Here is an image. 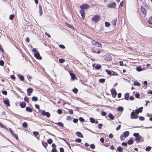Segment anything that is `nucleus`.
Returning a JSON list of instances; mask_svg holds the SVG:
<instances>
[{"label": "nucleus", "instance_id": "nucleus-1", "mask_svg": "<svg viewBox=\"0 0 152 152\" xmlns=\"http://www.w3.org/2000/svg\"><path fill=\"white\" fill-rule=\"evenodd\" d=\"M32 51L34 53V56L35 58L39 60H41L42 59V57L40 56L39 52L37 51L36 48H34L33 49Z\"/></svg>", "mask_w": 152, "mask_h": 152}, {"label": "nucleus", "instance_id": "nucleus-2", "mask_svg": "<svg viewBox=\"0 0 152 152\" xmlns=\"http://www.w3.org/2000/svg\"><path fill=\"white\" fill-rule=\"evenodd\" d=\"M100 18V16L99 15H96L93 16L91 19V20L94 21H95V23L98 22L99 19Z\"/></svg>", "mask_w": 152, "mask_h": 152}, {"label": "nucleus", "instance_id": "nucleus-3", "mask_svg": "<svg viewBox=\"0 0 152 152\" xmlns=\"http://www.w3.org/2000/svg\"><path fill=\"white\" fill-rule=\"evenodd\" d=\"M41 114L43 116H46L48 118H49L50 116V114L49 112H46L44 110H42Z\"/></svg>", "mask_w": 152, "mask_h": 152}, {"label": "nucleus", "instance_id": "nucleus-4", "mask_svg": "<svg viewBox=\"0 0 152 152\" xmlns=\"http://www.w3.org/2000/svg\"><path fill=\"white\" fill-rule=\"evenodd\" d=\"M138 117V115H137L134 113V110H133V111H132L131 113L130 114V118L131 119H136Z\"/></svg>", "mask_w": 152, "mask_h": 152}, {"label": "nucleus", "instance_id": "nucleus-5", "mask_svg": "<svg viewBox=\"0 0 152 152\" xmlns=\"http://www.w3.org/2000/svg\"><path fill=\"white\" fill-rule=\"evenodd\" d=\"M116 4L115 2H113L109 3L107 6L108 7L111 8H113L116 7Z\"/></svg>", "mask_w": 152, "mask_h": 152}, {"label": "nucleus", "instance_id": "nucleus-6", "mask_svg": "<svg viewBox=\"0 0 152 152\" xmlns=\"http://www.w3.org/2000/svg\"><path fill=\"white\" fill-rule=\"evenodd\" d=\"M89 7V6L87 4H83L80 6V8L81 9H86Z\"/></svg>", "mask_w": 152, "mask_h": 152}, {"label": "nucleus", "instance_id": "nucleus-7", "mask_svg": "<svg viewBox=\"0 0 152 152\" xmlns=\"http://www.w3.org/2000/svg\"><path fill=\"white\" fill-rule=\"evenodd\" d=\"M111 94L113 97H115L117 92L115 89H112L111 90Z\"/></svg>", "mask_w": 152, "mask_h": 152}, {"label": "nucleus", "instance_id": "nucleus-8", "mask_svg": "<svg viewBox=\"0 0 152 152\" xmlns=\"http://www.w3.org/2000/svg\"><path fill=\"white\" fill-rule=\"evenodd\" d=\"M80 13L82 18L83 19H84L85 18V11L83 10H81L80 11Z\"/></svg>", "mask_w": 152, "mask_h": 152}, {"label": "nucleus", "instance_id": "nucleus-9", "mask_svg": "<svg viewBox=\"0 0 152 152\" xmlns=\"http://www.w3.org/2000/svg\"><path fill=\"white\" fill-rule=\"evenodd\" d=\"M104 58L105 60L108 61H110L112 60V58L110 55H106L104 56Z\"/></svg>", "mask_w": 152, "mask_h": 152}, {"label": "nucleus", "instance_id": "nucleus-10", "mask_svg": "<svg viewBox=\"0 0 152 152\" xmlns=\"http://www.w3.org/2000/svg\"><path fill=\"white\" fill-rule=\"evenodd\" d=\"M141 10L142 13L144 15H145L146 14V10L143 6H141Z\"/></svg>", "mask_w": 152, "mask_h": 152}, {"label": "nucleus", "instance_id": "nucleus-11", "mask_svg": "<svg viewBox=\"0 0 152 152\" xmlns=\"http://www.w3.org/2000/svg\"><path fill=\"white\" fill-rule=\"evenodd\" d=\"M33 89L32 88H29L27 89V91L28 92L27 94L28 96H30L31 95V93L33 92Z\"/></svg>", "mask_w": 152, "mask_h": 152}, {"label": "nucleus", "instance_id": "nucleus-12", "mask_svg": "<svg viewBox=\"0 0 152 152\" xmlns=\"http://www.w3.org/2000/svg\"><path fill=\"white\" fill-rule=\"evenodd\" d=\"M4 104H6L7 106H10V104H9L10 102L8 99H7L4 100Z\"/></svg>", "mask_w": 152, "mask_h": 152}, {"label": "nucleus", "instance_id": "nucleus-13", "mask_svg": "<svg viewBox=\"0 0 152 152\" xmlns=\"http://www.w3.org/2000/svg\"><path fill=\"white\" fill-rule=\"evenodd\" d=\"M123 136L125 137H128L129 134V132L128 131H126L123 133Z\"/></svg>", "mask_w": 152, "mask_h": 152}, {"label": "nucleus", "instance_id": "nucleus-14", "mask_svg": "<svg viewBox=\"0 0 152 152\" xmlns=\"http://www.w3.org/2000/svg\"><path fill=\"white\" fill-rule=\"evenodd\" d=\"M142 139V136L140 135H139L138 137H136L135 139V140L136 141V142L137 143L141 139Z\"/></svg>", "mask_w": 152, "mask_h": 152}, {"label": "nucleus", "instance_id": "nucleus-15", "mask_svg": "<svg viewBox=\"0 0 152 152\" xmlns=\"http://www.w3.org/2000/svg\"><path fill=\"white\" fill-rule=\"evenodd\" d=\"M26 105V104L25 102H22L20 103V106L22 108H25Z\"/></svg>", "mask_w": 152, "mask_h": 152}, {"label": "nucleus", "instance_id": "nucleus-16", "mask_svg": "<svg viewBox=\"0 0 152 152\" xmlns=\"http://www.w3.org/2000/svg\"><path fill=\"white\" fill-rule=\"evenodd\" d=\"M17 76L19 78L20 80H21L22 81H24V77L23 75L18 74L17 75Z\"/></svg>", "mask_w": 152, "mask_h": 152}, {"label": "nucleus", "instance_id": "nucleus-17", "mask_svg": "<svg viewBox=\"0 0 152 152\" xmlns=\"http://www.w3.org/2000/svg\"><path fill=\"white\" fill-rule=\"evenodd\" d=\"M76 135L79 137H80L81 138H83V136L82 134L79 132H77L76 133Z\"/></svg>", "mask_w": 152, "mask_h": 152}, {"label": "nucleus", "instance_id": "nucleus-18", "mask_svg": "<svg viewBox=\"0 0 152 152\" xmlns=\"http://www.w3.org/2000/svg\"><path fill=\"white\" fill-rule=\"evenodd\" d=\"M39 15L40 16H41L42 15V7L40 4H39Z\"/></svg>", "mask_w": 152, "mask_h": 152}, {"label": "nucleus", "instance_id": "nucleus-19", "mask_svg": "<svg viewBox=\"0 0 152 152\" xmlns=\"http://www.w3.org/2000/svg\"><path fill=\"white\" fill-rule=\"evenodd\" d=\"M108 116L109 117L110 119L111 120H113L114 119V117L112 114L111 113H109Z\"/></svg>", "mask_w": 152, "mask_h": 152}, {"label": "nucleus", "instance_id": "nucleus-20", "mask_svg": "<svg viewBox=\"0 0 152 152\" xmlns=\"http://www.w3.org/2000/svg\"><path fill=\"white\" fill-rule=\"evenodd\" d=\"M26 111L29 112H32L33 111L32 109L30 107H26Z\"/></svg>", "mask_w": 152, "mask_h": 152}, {"label": "nucleus", "instance_id": "nucleus-21", "mask_svg": "<svg viewBox=\"0 0 152 152\" xmlns=\"http://www.w3.org/2000/svg\"><path fill=\"white\" fill-rule=\"evenodd\" d=\"M129 96V93H126L124 96V99L126 100H128Z\"/></svg>", "mask_w": 152, "mask_h": 152}, {"label": "nucleus", "instance_id": "nucleus-22", "mask_svg": "<svg viewBox=\"0 0 152 152\" xmlns=\"http://www.w3.org/2000/svg\"><path fill=\"white\" fill-rule=\"evenodd\" d=\"M124 110V108L122 107H119L117 108V110L118 111L122 112Z\"/></svg>", "mask_w": 152, "mask_h": 152}, {"label": "nucleus", "instance_id": "nucleus-23", "mask_svg": "<svg viewBox=\"0 0 152 152\" xmlns=\"http://www.w3.org/2000/svg\"><path fill=\"white\" fill-rule=\"evenodd\" d=\"M65 24L67 27L70 28L72 29H74V27L72 26L71 25L69 24L68 23L66 22L65 23Z\"/></svg>", "mask_w": 152, "mask_h": 152}, {"label": "nucleus", "instance_id": "nucleus-24", "mask_svg": "<svg viewBox=\"0 0 152 152\" xmlns=\"http://www.w3.org/2000/svg\"><path fill=\"white\" fill-rule=\"evenodd\" d=\"M134 142V141L133 140L130 139L127 142V143L129 145H132V144Z\"/></svg>", "mask_w": 152, "mask_h": 152}, {"label": "nucleus", "instance_id": "nucleus-25", "mask_svg": "<svg viewBox=\"0 0 152 152\" xmlns=\"http://www.w3.org/2000/svg\"><path fill=\"white\" fill-rule=\"evenodd\" d=\"M0 127L4 128L8 131V129L6 127L5 125H3V124L0 122Z\"/></svg>", "mask_w": 152, "mask_h": 152}, {"label": "nucleus", "instance_id": "nucleus-26", "mask_svg": "<svg viewBox=\"0 0 152 152\" xmlns=\"http://www.w3.org/2000/svg\"><path fill=\"white\" fill-rule=\"evenodd\" d=\"M117 150L119 152H121L123 151V149L121 146H118L117 148Z\"/></svg>", "mask_w": 152, "mask_h": 152}, {"label": "nucleus", "instance_id": "nucleus-27", "mask_svg": "<svg viewBox=\"0 0 152 152\" xmlns=\"http://www.w3.org/2000/svg\"><path fill=\"white\" fill-rule=\"evenodd\" d=\"M56 124H57L58 126H60L61 127H64V124L61 122H59L56 123Z\"/></svg>", "mask_w": 152, "mask_h": 152}, {"label": "nucleus", "instance_id": "nucleus-28", "mask_svg": "<svg viewBox=\"0 0 152 152\" xmlns=\"http://www.w3.org/2000/svg\"><path fill=\"white\" fill-rule=\"evenodd\" d=\"M95 68L96 69H99L101 68V66L100 65L97 64L95 66Z\"/></svg>", "mask_w": 152, "mask_h": 152}, {"label": "nucleus", "instance_id": "nucleus-29", "mask_svg": "<svg viewBox=\"0 0 152 152\" xmlns=\"http://www.w3.org/2000/svg\"><path fill=\"white\" fill-rule=\"evenodd\" d=\"M105 71L107 73V74L109 75H112V71H110L109 70L106 69L105 70Z\"/></svg>", "mask_w": 152, "mask_h": 152}, {"label": "nucleus", "instance_id": "nucleus-30", "mask_svg": "<svg viewBox=\"0 0 152 152\" xmlns=\"http://www.w3.org/2000/svg\"><path fill=\"white\" fill-rule=\"evenodd\" d=\"M42 144L43 146L45 148H46L47 145H48V144L46 142H44L43 141H42Z\"/></svg>", "mask_w": 152, "mask_h": 152}, {"label": "nucleus", "instance_id": "nucleus-31", "mask_svg": "<svg viewBox=\"0 0 152 152\" xmlns=\"http://www.w3.org/2000/svg\"><path fill=\"white\" fill-rule=\"evenodd\" d=\"M133 85L134 86H140V84L139 82L137 81H135Z\"/></svg>", "mask_w": 152, "mask_h": 152}, {"label": "nucleus", "instance_id": "nucleus-32", "mask_svg": "<svg viewBox=\"0 0 152 152\" xmlns=\"http://www.w3.org/2000/svg\"><path fill=\"white\" fill-rule=\"evenodd\" d=\"M70 74L71 77L72 79L73 80H74L75 77V74L73 73H71Z\"/></svg>", "mask_w": 152, "mask_h": 152}, {"label": "nucleus", "instance_id": "nucleus-33", "mask_svg": "<svg viewBox=\"0 0 152 152\" xmlns=\"http://www.w3.org/2000/svg\"><path fill=\"white\" fill-rule=\"evenodd\" d=\"M90 122L92 123H94L95 122V119L93 118H89Z\"/></svg>", "mask_w": 152, "mask_h": 152}, {"label": "nucleus", "instance_id": "nucleus-34", "mask_svg": "<svg viewBox=\"0 0 152 152\" xmlns=\"http://www.w3.org/2000/svg\"><path fill=\"white\" fill-rule=\"evenodd\" d=\"M32 99L33 101H36L38 99V98L36 96H33Z\"/></svg>", "mask_w": 152, "mask_h": 152}, {"label": "nucleus", "instance_id": "nucleus-35", "mask_svg": "<svg viewBox=\"0 0 152 152\" xmlns=\"http://www.w3.org/2000/svg\"><path fill=\"white\" fill-rule=\"evenodd\" d=\"M105 79H100L99 80V82L102 83H103L105 82Z\"/></svg>", "mask_w": 152, "mask_h": 152}, {"label": "nucleus", "instance_id": "nucleus-36", "mask_svg": "<svg viewBox=\"0 0 152 152\" xmlns=\"http://www.w3.org/2000/svg\"><path fill=\"white\" fill-rule=\"evenodd\" d=\"M117 21V20L116 19H114L113 20V24L114 26H115L116 25V24Z\"/></svg>", "mask_w": 152, "mask_h": 152}, {"label": "nucleus", "instance_id": "nucleus-37", "mask_svg": "<svg viewBox=\"0 0 152 152\" xmlns=\"http://www.w3.org/2000/svg\"><path fill=\"white\" fill-rule=\"evenodd\" d=\"M91 43L94 46H96V43H97V42L95 40H92L91 41Z\"/></svg>", "mask_w": 152, "mask_h": 152}, {"label": "nucleus", "instance_id": "nucleus-38", "mask_svg": "<svg viewBox=\"0 0 152 152\" xmlns=\"http://www.w3.org/2000/svg\"><path fill=\"white\" fill-rule=\"evenodd\" d=\"M73 92L75 93L76 94L77 93V92L78 91V89L76 88H74L73 90H72Z\"/></svg>", "mask_w": 152, "mask_h": 152}, {"label": "nucleus", "instance_id": "nucleus-39", "mask_svg": "<svg viewBox=\"0 0 152 152\" xmlns=\"http://www.w3.org/2000/svg\"><path fill=\"white\" fill-rule=\"evenodd\" d=\"M136 70L137 71L140 72L142 70V69L140 66H138L136 68Z\"/></svg>", "mask_w": 152, "mask_h": 152}, {"label": "nucleus", "instance_id": "nucleus-40", "mask_svg": "<svg viewBox=\"0 0 152 152\" xmlns=\"http://www.w3.org/2000/svg\"><path fill=\"white\" fill-rule=\"evenodd\" d=\"M12 135L15 138L16 140H18V135L13 133V134H12Z\"/></svg>", "mask_w": 152, "mask_h": 152}, {"label": "nucleus", "instance_id": "nucleus-41", "mask_svg": "<svg viewBox=\"0 0 152 152\" xmlns=\"http://www.w3.org/2000/svg\"><path fill=\"white\" fill-rule=\"evenodd\" d=\"M75 141L76 142L80 143L81 142V140L80 138H77L75 140Z\"/></svg>", "mask_w": 152, "mask_h": 152}, {"label": "nucleus", "instance_id": "nucleus-42", "mask_svg": "<svg viewBox=\"0 0 152 152\" xmlns=\"http://www.w3.org/2000/svg\"><path fill=\"white\" fill-rule=\"evenodd\" d=\"M105 26L106 27H109L110 25V23H109V22H105Z\"/></svg>", "mask_w": 152, "mask_h": 152}, {"label": "nucleus", "instance_id": "nucleus-43", "mask_svg": "<svg viewBox=\"0 0 152 152\" xmlns=\"http://www.w3.org/2000/svg\"><path fill=\"white\" fill-rule=\"evenodd\" d=\"M48 143L49 144H51L53 142V140L52 139H48L47 140Z\"/></svg>", "mask_w": 152, "mask_h": 152}, {"label": "nucleus", "instance_id": "nucleus-44", "mask_svg": "<svg viewBox=\"0 0 152 152\" xmlns=\"http://www.w3.org/2000/svg\"><path fill=\"white\" fill-rule=\"evenodd\" d=\"M59 61L60 63H62L65 61V60L63 58H61L59 59Z\"/></svg>", "mask_w": 152, "mask_h": 152}, {"label": "nucleus", "instance_id": "nucleus-45", "mask_svg": "<svg viewBox=\"0 0 152 152\" xmlns=\"http://www.w3.org/2000/svg\"><path fill=\"white\" fill-rule=\"evenodd\" d=\"M151 147L150 146H148L145 148V150L146 151H148L151 150Z\"/></svg>", "mask_w": 152, "mask_h": 152}, {"label": "nucleus", "instance_id": "nucleus-46", "mask_svg": "<svg viewBox=\"0 0 152 152\" xmlns=\"http://www.w3.org/2000/svg\"><path fill=\"white\" fill-rule=\"evenodd\" d=\"M27 126V124L26 122H24L23 124V126L24 127L26 128Z\"/></svg>", "mask_w": 152, "mask_h": 152}, {"label": "nucleus", "instance_id": "nucleus-47", "mask_svg": "<svg viewBox=\"0 0 152 152\" xmlns=\"http://www.w3.org/2000/svg\"><path fill=\"white\" fill-rule=\"evenodd\" d=\"M148 23H152V16L150 17L148 20Z\"/></svg>", "mask_w": 152, "mask_h": 152}, {"label": "nucleus", "instance_id": "nucleus-48", "mask_svg": "<svg viewBox=\"0 0 152 152\" xmlns=\"http://www.w3.org/2000/svg\"><path fill=\"white\" fill-rule=\"evenodd\" d=\"M14 15L13 14L10 15L9 16V19L10 20H12L14 18Z\"/></svg>", "mask_w": 152, "mask_h": 152}, {"label": "nucleus", "instance_id": "nucleus-49", "mask_svg": "<svg viewBox=\"0 0 152 152\" xmlns=\"http://www.w3.org/2000/svg\"><path fill=\"white\" fill-rule=\"evenodd\" d=\"M35 107L37 109H39L38 112L40 113V112L39 111L40 109H39V105L37 104H36L35 105Z\"/></svg>", "mask_w": 152, "mask_h": 152}, {"label": "nucleus", "instance_id": "nucleus-50", "mask_svg": "<svg viewBox=\"0 0 152 152\" xmlns=\"http://www.w3.org/2000/svg\"><path fill=\"white\" fill-rule=\"evenodd\" d=\"M133 135L134 137H138V136L140 135H139V134L138 133H134L133 134Z\"/></svg>", "mask_w": 152, "mask_h": 152}, {"label": "nucleus", "instance_id": "nucleus-51", "mask_svg": "<svg viewBox=\"0 0 152 152\" xmlns=\"http://www.w3.org/2000/svg\"><path fill=\"white\" fill-rule=\"evenodd\" d=\"M33 134L35 136H37L39 134V133L38 132L34 131L33 132Z\"/></svg>", "mask_w": 152, "mask_h": 152}, {"label": "nucleus", "instance_id": "nucleus-52", "mask_svg": "<svg viewBox=\"0 0 152 152\" xmlns=\"http://www.w3.org/2000/svg\"><path fill=\"white\" fill-rule=\"evenodd\" d=\"M24 100L26 102H27V103H28V102H29V98L28 97H24Z\"/></svg>", "mask_w": 152, "mask_h": 152}, {"label": "nucleus", "instance_id": "nucleus-53", "mask_svg": "<svg viewBox=\"0 0 152 152\" xmlns=\"http://www.w3.org/2000/svg\"><path fill=\"white\" fill-rule=\"evenodd\" d=\"M57 113L58 114H61L62 113V111L61 109H58L57 110Z\"/></svg>", "mask_w": 152, "mask_h": 152}, {"label": "nucleus", "instance_id": "nucleus-54", "mask_svg": "<svg viewBox=\"0 0 152 152\" xmlns=\"http://www.w3.org/2000/svg\"><path fill=\"white\" fill-rule=\"evenodd\" d=\"M139 119L140 121H143L145 120V118L142 116H139Z\"/></svg>", "mask_w": 152, "mask_h": 152}, {"label": "nucleus", "instance_id": "nucleus-55", "mask_svg": "<svg viewBox=\"0 0 152 152\" xmlns=\"http://www.w3.org/2000/svg\"><path fill=\"white\" fill-rule=\"evenodd\" d=\"M79 120L80 121L82 122H84L85 121L84 119L82 117H80L79 118Z\"/></svg>", "mask_w": 152, "mask_h": 152}, {"label": "nucleus", "instance_id": "nucleus-56", "mask_svg": "<svg viewBox=\"0 0 152 152\" xmlns=\"http://www.w3.org/2000/svg\"><path fill=\"white\" fill-rule=\"evenodd\" d=\"M90 147L92 149H94L95 148V145L94 144H91L90 145Z\"/></svg>", "mask_w": 152, "mask_h": 152}, {"label": "nucleus", "instance_id": "nucleus-57", "mask_svg": "<svg viewBox=\"0 0 152 152\" xmlns=\"http://www.w3.org/2000/svg\"><path fill=\"white\" fill-rule=\"evenodd\" d=\"M142 109H143L142 107H141L139 108L137 110H138L139 112L140 113H141L142 111Z\"/></svg>", "mask_w": 152, "mask_h": 152}, {"label": "nucleus", "instance_id": "nucleus-58", "mask_svg": "<svg viewBox=\"0 0 152 152\" xmlns=\"http://www.w3.org/2000/svg\"><path fill=\"white\" fill-rule=\"evenodd\" d=\"M72 119V117L70 116H68L66 118V119L68 121L71 120Z\"/></svg>", "mask_w": 152, "mask_h": 152}, {"label": "nucleus", "instance_id": "nucleus-59", "mask_svg": "<svg viewBox=\"0 0 152 152\" xmlns=\"http://www.w3.org/2000/svg\"><path fill=\"white\" fill-rule=\"evenodd\" d=\"M4 64V62L3 60L0 61V65L1 66H3Z\"/></svg>", "mask_w": 152, "mask_h": 152}, {"label": "nucleus", "instance_id": "nucleus-60", "mask_svg": "<svg viewBox=\"0 0 152 152\" xmlns=\"http://www.w3.org/2000/svg\"><path fill=\"white\" fill-rule=\"evenodd\" d=\"M112 75H118L117 73L114 72L112 71Z\"/></svg>", "mask_w": 152, "mask_h": 152}, {"label": "nucleus", "instance_id": "nucleus-61", "mask_svg": "<svg viewBox=\"0 0 152 152\" xmlns=\"http://www.w3.org/2000/svg\"><path fill=\"white\" fill-rule=\"evenodd\" d=\"M59 47L62 49H64L65 48V46L64 45L62 44L60 45H59Z\"/></svg>", "mask_w": 152, "mask_h": 152}, {"label": "nucleus", "instance_id": "nucleus-62", "mask_svg": "<svg viewBox=\"0 0 152 152\" xmlns=\"http://www.w3.org/2000/svg\"><path fill=\"white\" fill-rule=\"evenodd\" d=\"M51 152H58L56 148H53L51 150Z\"/></svg>", "mask_w": 152, "mask_h": 152}, {"label": "nucleus", "instance_id": "nucleus-63", "mask_svg": "<svg viewBox=\"0 0 152 152\" xmlns=\"http://www.w3.org/2000/svg\"><path fill=\"white\" fill-rule=\"evenodd\" d=\"M78 121V120L76 118H74L73 120V121L75 123H77Z\"/></svg>", "mask_w": 152, "mask_h": 152}, {"label": "nucleus", "instance_id": "nucleus-64", "mask_svg": "<svg viewBox=\"0 0 152 152\" xmlns=\"http://www.w3.org/2000/svg\"><path fill=\"white\" fill-rule=\"evenodd\" d=\"M60 150V152H64V148H62L61 147L59 148Z\"/></svg>", "mask_w": 152, "mask_h": 152}]
</instances>
